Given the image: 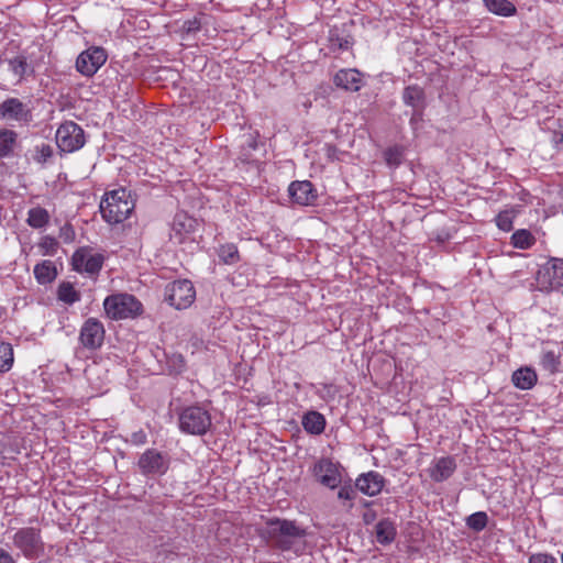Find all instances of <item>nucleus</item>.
<instances>
[{"mask_svg": "<svg viewBox=\"0 0 563 563\" xmlns=\"http://www.w3.org/2000/svg\"><path fill=\"white\" fill-rule=\"evenodd\" d=\"M261 537L272 547L282 551L298 552L303 545L306 530L295 521L271 519L260 531Z\"/></svg>", "mask_w": 563, "mask_h": 563, "instance_id": "nucleus-1", "label": "nucleus"}, {"mask_svg": "<svg viewBox=\"0 0 563 563\" xmlns=\"http://www.w3.org/2000/svg\"><path fill=\"white\" fill-rule=\"evenodd\" d=\"M397 534V529L390 519L386 518L378 521L375 526L376 540L380 544L391 543Z\"/></svg>", "mask_w": 563, "mask_h": 563, "instance_id": "nucleus-22", "label": "nucleus"}, {"mask_svg": "<svg viewBox=\"0 0 563 563\" xmlns=\"http://www.w3.org/2000/svg\"><path fill=\"white\" fill-rule=\"evenodd\" d=\"M333 82L344 90L358 91L362 87V75L356 69H341L335 74Z\"/></svg>", "mask_w": 563, "mask_h": 563, "instance_id": "nucleus-18", "label": "nucleus"}, {"mask_svg": "<svg viewBox=\"0 0 563 563\" xmlns=\"http://www.w3.org/2000/svg\"><path fill=\"white\" fill-rule=\"evenodd\" d=\"M166 300L174 308L181 310L190 307L196 298V290L188 279L175 280L166 286Z\"/></svg>", "mask_w": 563, "mask_h": 563, "instance_id": "nucleus-9", "label": "nucleus"}, {"mask_svg": "<svg viewBox=\"0 0 563 563\" xmlns=\"http://www.w3.org/2000/svg\"><path fill=\"white\" fill-rule=\"evenodd\" d=\"M488 523V516L485 511H477L466 518V526L476 531H483Z\"/></svg>", "mask_w": 563, "mask_h": 563, "instance_id": "nucleus-34", "label": "nucleus"}, {"mask_svg": "<svg viewBox=\"0 0 563 563\" xmlns=\"http://www.w3.org/2000/svg\"><path fill=\"white\" fill-rule=\"evenodd\" d=\"M288 192L292 202L300 206L314 205L318 198L317 190L309 180L292 181L288 187Z\"/></svg>", "mask_w": 563, "mask_h": 563, "instance_id": "nucleus-15", "label": "nucleus"}, {"mask_svg": "<svg viewBox=\"0 0 563 563\" xmlns=\"http://www.w3.org/2000/svg\"><path fill=\"white\" fill-rule=\"evenodd\" d=\"M197 221L185 212L175 214L172 223V238L181 243L185 236L196 230Z\"/></svg>", "mask_w": 563, "mask_h": 563, "instance_id": "nucleus-17", "label": "nucleus"}, {"mask_svg": "<svg viewBox=\"0 0 563 563\" xmlns=\"http://www.w3.org/2000/svg\"><path fill=\"white\" fill-rule=\"evenodd\" d=\"M313 475L323 486L331 489L341 483V474L338 466L328 459H321L313 466Z\"/></svg>", "mask_w": 563, "mask_h": 563, "instance_id": "nucleus-14", "label": "nucleus"}, {"mask_svg": "<svg viewBox=\"0 0 563 563\" xmlns=\"http://www.w3.org/2000/svg\"><path fill=\"white\" fill-rule=\"evenodd\" d=\"M528 563H558L556 559L548 553H536L530 555Z\"/></svg>", "mask_w": 563, "mask_h": 563, "instance_id": "nucleus-40", "label": "nucleus"}, {"mask_svg": "<svg viewBox=\"0 0 563 563\" xmlns=\"http://www.w3.org/2000/svg\"><path fill=\"white\" fill-rule=\"evenodd\" d=\"M218 256L225 265H234L240 261V253L235 244L227 243L218 249Z\"/></svg>", "mask_w": 563, "mask_h": 563, "instance_id": "nucleus-31", "label": "nucleus"}, {"mask_svg": "<svg viewBox=\"0 0 563 563\" xmlns=\"http://www.w3.org/2000/svg\"><path fill=\"white\" fill-rule=\"evenodd\" d=\"M86 143L85 132L74 121H66L56 131V144L64 153H73L80 150Z\"/></svg>", "mask_w": 563, "mask_h": 563, "instance_id": "nucleus-8", "label": "nucleus"}, {"mask_svg": "<svg viewBox=\"0 0 563 563\" xmlns=\"http://www.w3.org/2000/svg\"><path fill=\"white\" fill-rule=\"evenodd\" d=\"M0 119L4 121L29 122L31 110L20 99L11 97L0 103Z\"/></svg>", "mask_w": 563, "mask_h": 563, "instance_id": "nucleus-13", "label": "nucleus"}, {"mask_svg": "<svg viewBox=\"0 0 563 563\" xmlns=\"http://www.w3.org/2000/svg\"><path fill=\"white\" fill-rule=\"evenodd\" d=\"M134 207L131 191L118 188L104 194L100 202V212L106 222L117 224L128 219Z\"/></svg>", "mask_w": 563, "mask_h": 563, "instance_id": "nucleus-2", "label": "nucleus"}, {"mask_svg": "<svg viewBox=\"0 0 563 563\" xmlns=\"http://www.w3.org/2000/svg\"><path fill=\"white\" fill-rule=\"evenodd\" d=\"M540 365L551 374L556 373L560 365V353L555 350L543 349L540 354Z\"/></svg>", "mask_w": 563, "mask_h": 563, "instance_id": "nucleus-29", "label": "nucleus"}, {"mask_svg": "<svg viewBox=\"0 0 563 563\" xmlns=\"http://www.w3.org/2000/svg\"><path fill=\"white\" fill-rule=\"evenodd\" d=\"M560 126V120H550L548 122V128L553 130L551 134V142L555 147H560V145L563 144V132L556 130V128Z\"/></svg>", "mask_w": 563, "mask_h": 563, "instance_id": "nucleus-38", "label": "nucleus"}, {"mask_svg": "<svg viewBox=\"0 0 563 563\" xmlns=\"http://www.w3.org/2000/svg\"><path fill=\"white\" fill-rule=\"evenodd\" d=\"M385 479L377 472H368L356 478L355 487L367 496H376L384 487Z\"/></svg>", "mask_w": 563, "mask_h": 563, "instance_id": "nucleus-16", "label": "nucleus"}, {"mask_svg": "<svg viewBox=\"0 0 563 563\" xmlns=\"http://www.w3.org/2000/svg\"><path fill=\"white\" fill-rule=\"evenodd\" d=\"M496 222L503 231H510L512 229V213L509 211L500 212L497 216Z\"/></svg>", "mask_w": 563, "mask_h": 563, "instance_id": "nucleus-39", "label": "nucleus"}, {"mask_svg": "<svg viewBox=\"0 0 563 563\" xmlns=\"http://www.w3.org/2000/svg\"><path fill=\"white\" fill-rule=\"evenodd\" d=\"M0 563H16V561L9 551L0 548Z\"/></svg>", "mask_w": 563, "mask_h": 563, "instance_id": "nucleus-43", "label": "nucleus"}, {"mask_svg": "<svg viewBox=\"0 0 563 563\" xmlns=\"http://www.w3.org/2000/svg\"><path fill=\"white\" fill-rule=\"evenodd\" d=\"M486 9L500 16H512L517 13L515 4L508 0H483Z\"/></svg>", "mask_w": 563, "mask_h": 563, "instance_id": "nucleus-26", "label": "nucleus"}, {"mask_svg": "<svg viewBox=\"0 0 563 563\" xmlns=\"http://www.w3.org/2000/svg\"><path fill=\"white\" fill-rule=\"evenodd\" d=\"M104 334L102 322L96 318H88L80 328L79 342L85 349L95 351L101 347Z\"/></svg>", "mask_w": 563, "mask_h": 563, "instance_id": "nucleus-11", "label": "nucleus"}, {"mask_svg": "<svg viewBox=\"0 0 563 563\" xmlns=\"http://www.w3.org/2000/svg\"><path fill=\"white\" fill-rule=\"evenodd\" d=\"M59 236L64 240V242L69 243L74 240L75 232L70 225H64L60 229Z\"/></svg>", "mask_w": 563, "mask_h": 563, "instance_id": "nucleus-42", "label": "nucleus"}, {"mask_svg": "<svg viewBox=\"0 0 563 563\" xmlns=\"http://www.w3.org/2000/svg\"><path fill=\"white\" fill-rule=\"evenodd\" d=\"M536 289L542 292L563 289V260L551 258L536 275Z\"/></svg>", "mask_w": 563, "mask_h": 563, "instance_id": "nucleus-6", "label": "nucleus"}, {"mask_svg": "<svg viewBox=\"0 0 563 563\" xmlns=\"http://www.w3.org/2000/svg\"><path fill=\"white\" fill-rule=\"evenodd\" d=\"M14 362L13 349L10 343L0 342V373L11 369Z\"/></svg>", "mask_w": 563, "mask_h": 563, "instance_id": "nucleus-32", "label": "nucleus"}, {"mask_svg": "<svg viewBox=\"0 0 563 563\" xmlns=\"http://www.w3.org/2000/svg\"><path fill=\"white\" fill-rule=\"evenodd\" d=\"M49 213L42 207H34L27 211L26 223L33 229H42L49 222Z\"/></svg>", "mask_w": 563, "mask_h": 563, "instance_id": "nucleus-27", "label": "nucleus"}, {"mask_svg": "<svg viewBox=\"0 0 563 563\" xmlns=\"http://www.w3.org/2000/svg\"><path fill=\"white\" fill-rule=\"evenodd\" d=\"M178 424L181 432L191 435L206 434L211 426L210 412L199 405L188 406L181 410L178 417Z\"/></svg>", "mask_w": 563, "mask_h": 563, "instance_id": "nucleus-4", "label": "nucleus"}, {"mask_svg": "<svg viewBox=\"0 0 563 563\" xmlns=\"http://www.w3.org/2000/svg\"><path fill=\"white\" fill-rule=\"evenodd\" d=\"M18 145V133L10 129L0 130V157H10Z\"/></svg>", "mask_w": 563, "mask_h": 563, "instance_id": "nucleus-23", "label": "nucleus"}, {"mask_svg": "<svg viewBox=\"0 0 563 563\" xmlns=\"http://www.w3.org/2000/svg\"><path fill=\"white\" fill-rule=\"evenodd\" d=\"M301 424L309 434L319 435L325 429V418L322 413L310 410L302 416Z\"/></svg>", "mask_w": 563, "mask_h": 563, "instance_id": "nucleus-20", "label": "nucleus"}, {"mask_svg": "<svg viewBox=\"0 0 563 563\" xmlns=\"http://www.w3.org/2000/svg\"><path fill=\"white\" fill-rule=\"evenodd\" d=\"M108 55L102 47L92 46L79 54L76 69L86 77L93 76L106 63Z\"/></svg>", "mask_w": 563, "mask_h": 563, "instance_id": "nucleus-10", "label": "nucleus"}, {"mask_svg": "<svg viewBox=\"0 0 563 563\" xmlns=\"http://www.w3.org/2000/svg\"><path fill=\"white\" fill-rule=\"evenodd\" d=\"M58 246H59L58 241L51 235L43 236L38 243L40 252L44 256L55 255L58 251Z\"/></svg>", "mask_w": 563, "mask_h": 563, "instance_id": "nucleus-36", "label": "nucleus"}, {"mask_svg": "<svg viewBox=\"0 0 563 563\" xmlns=\"http://www.w3.org/2000/svg\"><path fill=\"white\" fill-rule=\"evenodd\" d=\"M10 70L19 77L20 80L33 73L27 58L24 55H18L8 60Z\"/></svg>", "mask_w": 563, "mask_h": 563, "instance_id": "nucleus-28", "label": "nucleus"}, {"mask_svg": "<svg viewBox=\"0 0 563 563\" xmlns=\"http://www.w3.org/2000/svg\"><path fill=\"white\" fill-rule=\"evenodd\" d=\"M511 380L514 385L522 390L532 388L537 383V374L533 369L525 367L514 372Z\"/></svg>", "mask_w": 563, "mask_h": 563, "instance_id": "nucleus-24", "label": "nucleus"}, {"mask_svg": "<svg viewBox=\"0 0 563 563\" xmlns=\"http://www.w3.org/2000/svg\"><path fill=\"white\" fill-rule=\"evenodd\" d=\"M57 298L67 305H73L80 300V292L75 289L71 283L63 282L58 286Z\"/></svg>", "mask_w": 563, "mask_h": 563, "instance_id": "nucleus-30", "label": "nucleus"}, {"mask_svg": "<svg viewBox=\"0 0 563 563\" xmlns=\"http://www.w3.org/2000/svg\"><path fill=\"white\" fill-rule=\"evenodd\" d=\"M338 497L344 500H352L355 497V490L351 486H343L340 488Z\"/></svg>", "mask_w": 563, "mask_h": 563, "instance_id": "nucleus-41", "label": "nucleus"}, {"mask_svg": "<svg viewBox=\"0 0 563 563\" xmlns=\"http://www.w3.org/2000/svg\"><path fill=\"white\" fill-rule=\"evenodd\" d=\"M385 161L388 166L397 167L404 158V148L400 146L389 147L384 153Z\"/></svg>", "mask_w": 563, "mask_h": 563, "instance_id": "nucleus-37", "label": "nucleus"}, {"mask_svg": "<svg viewBox=\"0 0 563 563\" xmlns=\"http://www.w3.org/2000/svg\"><path fill=\"white\" fill-rule=\"evenodd\" d=\"M455 470V460L452 456H443L433 462L430 467V477L440 483L451 477Z\"/></svg>", "mask_w": 563, "mask_h": 563, "instance_id": "nucleus-19", "label": "nucleus"}, {"mask_svg": "<svg viewBox=\"0 0 563 563\" xmlns=\"http://www.w3.org/2000/svg\"><path fill=\"white\" fill-rule=\"evenodd\" d=\"M137 465L144 475H163L169 467V459L155 449H148L140 456Z\"/></svg>", "mask_w": 563, "mask_h": 563, "instance_id": "nucleus-12", "label": "nucleus"}, {"mask_svg": "<svg viewBox=\"0 0 563 563\" xmlns=\"http://www.w3.org/2000/svg\"><path fill=\"white\" fill-rule=\"evenodd\" d=\"M107 316L113 320L135 318L143 312V305L130 294L108 296L103 301Z\"/></svg>", "mask_w": 563, "mask_h": 563, "instance_id": "nucleus-5", "label": "nucleus"}, {"mask_svg": "<svg viewBox=\"0 0 563 563\" xmlns=\"http://www.w3.org/2000/svg\"><path fill=\"white\" fill-rule=\"evenodd\" d=\"M404 102L411 107L415 112H419L424 108V91L418 85L408 86L402 92Z\"/></svg>", "mask_w": 563, "mask_h": 563, "instance_id": "nucleus-21", "label": "nucleus"}, {"mask_svg": "<svg viewBox=\"0 0 563 563\" xmlns=\"http://www.w3.org/2000/svg\"><path fill=\"white\" fill-rule=\"evenodd\" d=\"M12 543L27 560H36L45 554L42 531L36 527H23L12 536Z\"/></svg>", "mask_w": 563, "mask_h": 563, "instance_id": "nucleus-3", "label": "nucleus"}, {"mask_svg": "<svg viewBox=\"0 0 563 563\" xmlns=\"http://www.w3.org/2000/svg\"><path fill=\"white\" fill-rule=\"evenodd\" d=\"M104 255L95 251L90 246H81L77 249L71 256L73 269L79 274H86L96 277L100 273Z\"/></svg>", "mask_w": 563, "mask_h": 563, "instance_id": "nucleus-7", "label": "nucleus"}, {"mask_svg": "<svg viewBox=\"0 0 563 563\" xmlns=\"http://www.w3.org/2000/svg\"><path fill=\"white\" fill-rule=\"evenodd\" d=\"M198 29H199V24L197 23V21L188 22V26H187L188 31H195Z\"/></svg>", "mask_w": 563, "mask_h": 563, "instance_id": "nucleus-44", "label": "nucleus"}, {"mask_svg": "<svg viewBox=\"0 0 563 563\" xmlns=\"http://www.w3.org/2000/svg\"><path fill=\"white\" fill-rule=\"evenodd\" d=\"M34 276H35L36 280L38 282V284H41V285L49 284L57 276L56 266L51 261H43L35 265Z\"/></svg>", "mask_w": 563, "mask_h": 563, "instance_id": "nucleus-25", "label": "nucleus"}, {"mask_svg": "<svg viewBox=\"0 0 563 563\" xmlns=\"http://www.w3.org/2000/svg\"><path fill=\"white\" fill-rule=\"evenodd\" d=\"M53 147L49 144L42 143L34 147L32 157L36 163L43 165L53 156Z\"/></svg>", "mask_w": 563, "mask_h": 563, "instance_id": "nucleus-35", "label": "nucleus"}, {"mask_svg": "<svg viewBox=\"0 0 563 563\" xmlns=\"http://www.w3.org/2000/svg\"><path fill=\"white\" fill-rule=\"evenodd\" d=\"M511 241L515 247L527 250L533 245L536 239L529 231L518 230L512 234Z\"/></svg>", "mask_w": 563, "mask_h": 563, "instance_id": "nucleus-33", "label": "nucleus"}]
</instances>
